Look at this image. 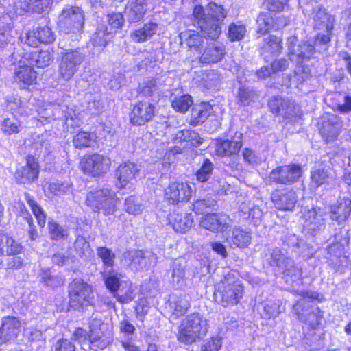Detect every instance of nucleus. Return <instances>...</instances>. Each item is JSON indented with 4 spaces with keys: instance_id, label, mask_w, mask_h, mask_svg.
<instances>
[{
    "instance_id": "423d86ee",
    "label": "nucleus",
    "mask_w": 351,
    "mask_h": 351,
    "mask_svg": "<svg viewBox=\"0 0 351 351\" xmlns=\"http://www.w3.org/2000/svg\"><path fill=\"white\" fill-rule=\"evenodd\" d=\"M84 12L80 7L64 8L59 17V25L65 33L79 32L84 25Z\"/></svg>"
},
{
    "instance_id": "0e129e2a",
    "label": "nucleus",
    "mask_w": 351,
    "mask_h": 351,
    "mask_svg": "<svg viewBox=\"0 0 351 351\" xmlns=\"http://www.w3.org/2000/svg\"><path fill=\"white\" fill-rule=\"evenodd\" d=\"M53 0H29L25 5L29 11L41 13L48 8Z\"/></svg>"
},
{
    "instance_id": "f704fd0d",
    "label": "nucleus",
    "mask_w": 351,
    "mask_h": 351,
    "mask_svg": "<svg viewBox=\"0 0 351 351\" xmlns=\"http://www.w3.org/2000/svg\"><path fill=\"white\" fill-rule=\"evenodd\" d=\"M28 64L36 66L38 68H44L50 65L54 60L53 50H40L29 55Z\"/></svg>"
},
{
    "instance_id": "c756f323",
    "label": "nucleus",
    "mask_w": 351,
    "mask_h": 351,
    "mask_svg": "<svg viewBox=\"0 0 351 351\" xmlns=\"http://www.w3.org/2000/svg\"><path fill=\"white\" fill-rule=\"evenodd\" d=\"M169 221L175 231L184 233L192 226L193 218L191 213L174 211L170 215Z\"/></svg>"
},
{
    "instance_id": "6ab92c4d",
    "label": "nucleus",
    "mask_w": 351,
    "mask_h": 351,
    "mask_svg": "<svg viewBox=\"0 0 351 351\" xmlns=\"http://www.w3.org/2000/svg\"><path fill=\"white\" fill-rule=\"evenodd\" d=\"M191 186L184 182H172L166 188L165 195L166 199L172 204L180 202H187L191 197Z\"/></svg>"
},
{
    "instance_id": "f257e3e1",
    "label": "nucleus",
    "mask_w": 351,
    "mask_h": 351,
    "mask_svg": "<svg viewBox=\"0 0 351 351\" xmlns=\"http://www.w3.org/2000/svg\"><path fill=\"white\" fill-rule=\"evenodd\" d=\"M193 16L197 27L205 38L217 39L221 33V23L227 16V11L214 2L207 5L206 9L202 5H195Z\"/></svg>"
},
{
    "instance_id": "5701e85b",
    "label": "nucleus",
    "mask_w": 351,
    "mask_h": 351,
    "mask_svg": "<svg viewBox=\"0 0 351 351\" xmlns=\"http://www.w3.org/2000/svg\"><path fill=\"white\" fill-rule=\"evenodd\" d=\"M242 145V134L237 132L231 140L217 141L215 152L219 156H230L238 154Z\"/></svg>"
},
{
    "instance_id": "412c9836",
    "label": "nucleus",
    "mask_w": 351,
    "mask_h": 351,
    "mask_svg": "<svg viewBox=\"0 0 351 351\" xmlns=\"http://www.w3.org/2000/svg\"><path fill=\"white\" fill-rule=\"evenodd\" d=\"M39 174V165L32 156H27L26 164L19 168L15 173V179L21 184H29L37 180Z\"/></svg>"
},
{
    "instance_id": "4c0bfd02",
    "label": "nucleus",
    "mask_w": 351,
    "mask_h": 351,
    "mask_svg": "<svg viewBox=\"0 0 351 351\" xmlns=\"http://www.w3.org/2000/svg\"><path fill=\"white\" fill-rule=\"evenodd\" d=\"M113 34V31H110L105 25L100 24L97 26L96 31L92 35L91 41L93 45L105 47L112 38Z\"/></svg>"
},
{
    "instance_id": "a18cd8bd",
    "label": "nucleus",
    "mask_w": 351,
    "mask_h": 351,
    "mask_svg": "<svg viewBox=\"0 0 351 351\" xmlns=\"http://www.w3.org/2000/svg\"><path fill=\"white\" fill-rule=\"evenodd\" d=\"M106 288L112 293H115L120 287V278L121 275L113 269L104 270L101 272Z\"/></svg>"
},
{
    "instance_id": "aec40b11",
    "label": "nucleus",
    "mask_w": 351,
    "mask_h": 351,
    "mask_svg": "<svg viewBox=\"0 0 351 351\" xmlns=\"http://www.w3.org/2000/svg\"><path fill=\"white\" fill-rule=\"evenodd\" d=\"M271 199L278 209L291 210L298 201V196L293 189H281L274 191Z\"/></svg>"
},
{
    "instance_id": "4be33fe9",
    "label": "nucleus",
    "mask_w": 351,
    "mask_h": 351,
    "mask_svg": "<svg viewBox=\"0 0 351 351\" xmlns=\"http://www.w3.org/2000/svg\"><path fill=\"white\" fill-rule=\"evenodd\" d=\"M139 171L140 166L134 162L128 161L122 163L115 171L114 175L117 179V186L120 189L124 188L136 179Z\"/></svg>"
},
{
    "instance_id": "8fccbe9b",
    "label": "nucleus",
    "mask_w": 351,
    "mask_h": 351,
    "mask_svg": "<svg viewBox=\"0 0 351 351\" xmlns=\"http://www.w3.org/2000/svg\"><path fill=\"white\" fill-rule=\"evenodd\" d=\"M97 255L101 258L104 270L108 268H112L114 265L116 255L112 250L106 247H98L97 248Z\"/></svg>"
},
{
    "instance_id": "a19ab883",
    "label": "nucleus",
    "mask_w": 351,
    "mask_h": 351,
    "mask_svg": "<svg viewBox=\"0 0 351 351\" xmlns=\"http://www.w3.org/2000/svg\"><path fill=\"white\" fill-rule=\"evenodd\" d=\"M170 305L173 310V314L177 316L184 315L190 307L188 297L185 295H172L169 299Z\"/></svg>"
},
{
    "instance_id": "680f3d73",
    "label": "nucleus",
    "mask_w": 351,
    "mask_h": 351,
    "mask_svg": "<svg viewBox=\"0 0 351 351\" xmlns=\"http://www.w3.org/2000/svg\"><path fill=\"white\" fill-rule=\"evenodd\" d=\"M75 256L68 252H58L51 257L52 263L60 267L73 264L75 262Z\"/></svg>"
},
{
    "instance_id": "13d9d810",
    "label": "nucleus",
    "mask_w": 351,
    "mask_h": 351,
    "mask_svg": "<svg viewBox=\"0 0 351 351\" xmlns=\"http://www.w3.org/2000/svg\"><path fill=\"white\" fill-rule=\"evenodd\" d=\"M257 98L256 92L250 87L242 86L239 89L237 99L243 106H247Z\"/></svg>"
},
{
    "instance_id": "20e7f679",
    "label": "nucleus",
    "mask_w": 351,
    "mask_h": 351,
    "mask_svg": "<svg viewBox=\"0 0 351 351\" xmlns=\"http://www.w3.org/2000/svg\"><path fill=\"white\" fill-rule=\"evenodd\" d=\"M118 200L112 190L103 189L88 193L86 204L94 212L101 211L104 215H108L116 211Z\"/></svg>"
},
{
    "instance_id": "1a4fd4ad",
    "label": "nucleus",
    "mask_w": 351,
    "mask_h": 351,
    "mask_svg": "<svg viewBox=\"0 0 351 351\" xmlns=\"http://www.w3.org/2000/svg\"><path fill=\"white\" fill-rule=\"evenodd\" d=\"M83 171L93 177L106 173L111 165L110 159L104 155L94 154L84 157L81 162Z\"/></svg>"
},
{
    "instance_id": "f3484780",
    "label": "nucleus",
    "mask_w": 351,
    "mask_h": 351,
    "mask_svg": "<svg viewBox=\"0 0 351 351\" xmlns=\"http://www.w3.org/2000/svg\"><path fill=\"white\" fill-rule=\"evenodd\" d=\"M232 220L223 213H210L204 215L200 221L201 227L215 232H223L231 225Z\"/></svg>"
},
{
    "instance_id": "c9c22d12",
    "label": "nucleus",
    "mask_w": 351,
    "mask_h": 351,
    "mask_svg": "<svg viewBox=\"0 0 351 351\" xmlns=\"http://www.w3.org/2000/svg\"><path fill=\"white\" fill-rule=\"evenodd\" d=\"M158 27V23L149 21L145 23L141 28L132 32L130 36L135 43H143L150 39L156 33Z\"/></svg>"
},
{
    "instance_id": "dca6fc26",
    "label": "nucleus",
    "mask_w": 351,
    "mask_h": 351,
    "mask_svg": "<svg viewBox=\"0 0 351 351\" xmlns=\"http://www.w3.org/2000/svg\"><path fill=\"white\" fill-rule=\"evenodd\" d=\"M304 226L311 234H315L324 228L326 212L318 207L312 206L311 208H304Z\"/></svg>"
},
{
    "instance_id": "6e6d98bb",
    "label": "nucleus",
    "mask_w": 351,
    "mask_h": 351,
    "mask_svg": "<svg viewBox=\"0 0 351 351\" xmlns=\"http://www.w3.org/2000/svg\"><path fill=\"white\" fill-rule=\"evenodd\" d=\"M213 171V164L212 162L205 158L203 160L199 169L196 172L197 180L202 182L208 181L211 177Z\"/></svg>"
},
{
    "instance_id": "2f4dec72",
    "label": "nucleus",
    "mask_w": 351,
    "mask_h": 351,
    "mask_svg": "<svg viewBox=\"0 0 351 351\" xmlns=\"http://www.w3.org/2000/svg\"><path fill=\"white\" fill-rule=\"evenodd\" d=\"M16 40L14 27L0 19V53L11 47Z\"/></svg>"
},
{
    "instance_id": "c03bdc74",
    "label": "nucleus",
    "mask_w": 351,
    "mask_h": 351,
    "mask_svg": "<svg viewBox=\"0 0 351 351\" xmlns=\"http://www.w3.org/2000/svg\"><path fill=\"white\" fill-rule=\"evenodd\" d=\"M138 93L145 97H154L159 94L158 82L154 79L147 78L139 84Z\"/></svg>"
},
{
    "instance_id": "6e6552de",
    "label": "nucleus",
    "mask_w": 351,
    "mask_h": 351,
    "mask_svg": "<svg viewBox=\"0 0 351 351\" xmlns=\"http://www.w3.org/2000/svg\"><path fill=\"white\" fill-rule=\"evenodd\" d=\"M297 37L290 36L288 38V56L291 61L295 62L300 64L311 59L315 52V48L313 45L306 42H301L299 44H297Z\"/></svg>"
},
{
    "instance_id": "9d476101",
    "label": "nucleus",
    "mask_w": 351,
    "mask_h": 351,
    "mask_svg": "<svg viewBox=\"0 0 351 351\" xmlns=\"http://www.w3.org/2000/svg\"><path fill=\"white\" fill-rule=\"evenodd\" d=\"M342 128L343 122L335 114H326L321 118L319 133L327 143L337 139Z\"/></svg>"
},
{
    "instance_id": "0eeeda50",
    "label": "nucleus",
    "mask_w": 351,
    "mask_h": 351,
    "mask_svg": "<svg viewBox=\"0 0 351 351\" xmlns=\"http://www.w3.org/2000/svg\"><path fill=\"white\" fill-rule=\"evenodd\" d=\"M84 59V55L79 50H72L64 53L58 64V76L65 82L69 81L78 71Z\"/></svg>"
},
{
    "instance_id": "473e14b6",
    "label": "nucleus",
    "mask_w": 351,
    "mask_h": 351,
    "mask_svg": "<svg viewBox=\"0 0 351 351\" xmlns=\"http://www.w3.org/2000/svg\"><path fill=\"white\" fill-rule=\"evenodd\" d=\"M22 250L20 243L8 234L0 233V256L16 255Z\"/></svg>"
},
{
    "instance_id": "ddd939ff",
    "label": "nucleus",
    "mask_w": 351,
    "mask_h": 351,
    "mask_svg": "<svg viewBox=\"0 0 351 351\" xmlns=\"http://www.w3.org/2000/svg\"><path fill=\"white\" fill-rule=\"evenodd\" d=\"M89 342L101 350L106 348L109 343L107 324L101 319L92 317L89 322Z\"/></svg>"
},
{
    "instance_id": "37998d69",
    "label": "nucleus",
    "mask_w": 351,
    "mask_h": 351,
    "mask_svg": "<svg viewBox=\"0 0 351 351\" xmlns=\"http://www.w3.org/2000/svg\"><path fill=\"white\" fill-rule=\"evenodd\" d=\"M171 100L173 108L182 113L186 112L193 103L191 96L188 94L179 95L173 93Z\"/></svg>"
},
{
    "instance_id": "09e8293b",
    "label": "nucleus",
    "mask_w": 351,
    "mask_h": 351,
    "mask_svg": "<svg viewBox=\"0 0 351 351\" xmlns=\"http://www.w3.org/2000/svg\"><path fill=\"white\" fill-rule=\"evenodd\" d=\"M251 237L249 232L240 229L234 228L232 232L230 243L236 247H242L247 246L250 243Z\"/></svg>"
},
{
    "instance_id": "79ce46f5",
    "label": "nucleus",
    "mask_w": 351,
    "mask_h": 351,
    "mask_svg": "<svg viewBox=\"0 0 351 351\" xmlns=\"http://www.w3.org/2000/svg\"><path fill=\"white\" fill-rule=\"evenodd\" d=\"M210 106L206 103L195 105L191 112L190 123L197 125L204 123L208 117Z\"/></svg>"
},
{
    "instance_id": "f03ea898",
    "label": "nucleus",
    "mask_w": 351,
    "mask_h": 351,
    "mask_svg": "<svg viewBox=\"0 0 351 351\" xmlns=\"http://www.w3.org/2000/svg\"><path fill=\"white\" fill-rule=\"evenodd\" d=\"M243 287L233 274L228 273L217 285L214 293L216 302L224 307L237 304L243 297Z\"/></svg>"
},
{
    "instance_id": "338daca9",
    "label": "nucleus",
    "mask_w": 351,
    "mask_h": 351,
    "mask_svg": "<svg viewBox=\"0 0 351 351\" xmlns=\"http://www.w3.org/2000/svg\"><path fill=\"white\" fill-rule=\"evenodd\" d=\"M216 202L212 198L197 199L193 204V210L197 214H203L215 206Z\"/></svg>"
},
{
    "instance_id": "39448f33",
    "label": "nucleus",
    "mask_w": 351,
    "mask_h": 351,
    "mask_svg": "<svg viewBox=\"0 0 351 351\" xmlns=\"http://www.w3.org/2000/svg\"><path fill=\"white\" fill-rule=\"evenodd\" d=\"M70 306L78 311L93 305L94 295L92 287L80 278H75L68 287Z\"/></svg>"
},
{
    "instance_id": "c85d7f7f",
    "label": "nucleus",
    "mask_w": 351,
    "mask_h": 351,
    "mask_svg": "<svg viewBox=\"0 0 351 351\" xmlns=\"http://www.w3.org/2000/svg\"><path fill=\"white\" fill-rule=\"evenodd\" d=\"M332 179V171L329 166L319 165L311 170V185L315 189L328 184Z\"/></svg>"
},
{
    "instance_id": "2eb2a0df",
    "label": "nucleus",
    "mask_w": 351,
    "mask_h": 351,
    "mask_svg": "<svg viewBox=\"0 0 351 351\" xmlns=\"http://www.w3.org/2000/svg\"><path fill=\"white\" fill-rule=\"evenodd\" d=\"M301 167L298 165L281 166L271 171L269 179L276 183L291 184L301 176Z\"/></svg>"
},
{
    "instance_id": "774afa93",
    "label": "nucleus",
    "mask_w": 351,
    "mask_h": 351,
    "mask_svg": "<svg viewBox=\"0 0 351 351\" xmlns=\"http://www.w3.org/2000/svg\"><path fill=\"white\" fill-rule=\"evenodd\" d=\"M108 23L110 26V31L114 33L117 29H121L124 24V17L121 12H112L107 15Z\"/></svg>"
},
{
    "instance_id": "7ed1b4c3",
    "label": "nucleus",
    "mask_w": 351,
    "mask_h": 351,
    "mask_svg": "<svg viewBox=\"0 0 351 351\" xmlns=\"http://www.w3.org/2000/svg\"><path fill=\"white\" fill-rule=\"evenodd\" d=\"M208 332V323L199 313L187 315L179 326L178 340L191 344L202 339Z\"/></svg>"
},
{
    "instance_id": "4468645a",
    "label": "nucleus",
    "mask_w": 351,
    "mask_h": 351,
    "mask_svg": "<svg viewBox=\"0 0 351 351\" xmlns=\"http://www.w3.org/2000/svg\"><path fill=\"white\" fill-rule=\"evenodd\" d=\"M302 298L293 306V311L298 319L302 321L312 311L315 305L311 304L314 300H321L319 294L316 291H297Z\"/></svg>"
},
{
    "instance_id": "72a5a7b5",
    "label": "nucleus",
    "mask_w": 351,
    "mask_h": 351,
    "mask_svg": "<svg viewBox=\"0 0 351 351\" xmlns=\"http://www.w3.org/2000/svg\"><path fill=\"white\" fill-rule=\"evenodd\" d=\"M15 80L24 84L29 85L36 80V73L32 65L26 64L25 62L20 61L19 66L15 69Z\"/></svg>"
},
{
    "instance_id": "de8ad7c7",
    "label": "nucleus",
    "mask_w": 351,
    "mask_h": 351,
    "mask_svg": "<svg viewBox=\"0 0 351 351\" xmlns=\"http://www.w3.org/2000/svg\"><path fill=\"white\" fill-rule=\"evenodd\" d=\"M175 142H189L193 146H198L202 143V138L199 134L189 129L179 130L175 136Z\"/></svg>"
},
{
    "instance_id": "4d7b16f0",
    "label": "nucleus",
    "mask_w": 351,
    "mask_h": 351,
    "mask_svg": "<svg viewBox=\"0 0 351 351\" xmlns=\"http://www.w3.org/2000/svg\"><path fill=\"white\" fill-rule=\"evenodd\" d=\"M25 198L27 201V204L29 205V206L32 208V210L35 215L36 218L37 219L38 223L40 227H44L45 225V215L44 214V212L41 207H40L37 203L34 200L32 197L30 195L29 193H25Z\"/></svg>"
},
{
    "instance_id": "9b49d317",
    "label": "nucleus",
    "mask_w": 351,
    "mask_h": 351,
    "mask_svg": "<svg viewBox=\"0 0 351 351\" xmlns=\"http://www.w3.org/2000/svg\"><path fill=\"white\" fill-rule=\"evenodd\" d=\"M55 38L54 33L47 26L33 29L20 37L22 43L34 47H38L40 43H51Z\"/></svg>"
},
{
    "instance_id": "a211bd4d",
    "label": "nucleus",
    "mask_w": 351,
    "mask_h": 351,
    "mask_svg": "<svg viewBox=\"0 0 351 351\" xmlns=\"http://www.w3.org/2000/svg\"><path fill=\"white\" fill-rule=\"evenodd\" d=\"M311 19L313 20L312 24L315 29L330 32L334 28L335 16L322 5H317L313 7Z\"/></svg>"
},
{
    "instance_id": "e2e57ef3",
    "label": "nucleus",
    "mask_w": 351,
    "mask_h": 351,
    "mask_svg": "<svg viewBox=\"0 0 351 351\" xmlns=\"http://www.w3.org/2000/svg\"><path fill=\"white\" fill-rule=\"evenodd\" d=\"M246 33V27L241 24L232 23L228 27V38L231 41L241 40Z\"/></svg>"
},
{
    "instance_id": "49530a36",
    "label": "nucleus",
    "mask_w": 351,
    "mask_h": 351,
    "mask_svg": "<svg viewBox=\"0 0 351 351\" xmlns=\"http://www.w3.org/2000/svg\"><path fill=\"white\" fill-rule=\"evenodd\" d=\"M147 12V10L143 9L141 6H136L130 2L125 5L124 11L126 19L130 23L141 21Z\"/></svg>"
},
{
    "instance_id": "e433bc0d",
    "label": "nucleus",
    "mask_w": 351,
    "mask_h": 351,
    "mask_svg": "<svg viewBox=\"0 0 351 351\" xmlns=\"http://www.w3.org/2000/svg\"><path fill=\"white\" fill-rule=\"evenodd\" d=\"M158 256L152 252L138 250L134 252L133 262L141 268L154 267L158 263Z\"/></svg>"
},
{
    "instance_id": "69168bd1",
    "label": "nucleus",
    "mask_w": 351,
    "mask_h": 351,
    "mask_svg": "<svg viewBox=\"0 0 351 351\" xmlns=\"http://www.w3.org/2000/svg\"><path fill=\"white\" fill-rule=\"evenodd\" d=\"M48 228L52 239L60 240L68 236L67 230L55 221H49Z\"/></svg>"
},
{
    "instance_id": "58836bf2",
    "label": "nucleus",
    "mask_w": 351,
    "mask_h": 351,
    "mask_svg": "<svg viewBox=\"0 0 351 351\" xmlns=\"http://www.w3.org/2000/svg\"><path fill=\"white\" fill-rule=\"evenodd\" d=\"M171 282L174 286H182L184 282L186 263L182 259L175 260L172 264Z\"/></svg>"
},
{
    "instance_id": "bb28decb",
    "label": "nucleus",
    "mask_w": 351,
    "mask_h": 351,
    "mask_svg": "<svg viewBox=\"0 0 351 351\" xmlns=\"http://www.w3.org/2000/svg\"><path fill=\"white\" fill-rule=\"evenodd\" d=\"M282 50V39L270 35L263 39V43L261 47V54L266 62H269L274 57L279 56Z\"/></svg>"
},
{
    "instance_id": "7c9ffc66",
    "label": "nucleus",
    "mask_w": 351,
    "mask_h": 351,
    "mask_svg": "<svg viewBox=\"0 0 351 351\" xmlns=\"http://www.w3.org/2000/svg\"><path fill=\"white\" fill-rule=\"evenodd\" d=\"M351 214V199L339 198L335 205L331 207V219L339 223L345 221Z\"/></svg>"
},
{
    "instance_id": "b1692460",
    "label": "nucleus",
    "mask_w": 351,
    "mask_h": 351,
    "mask_svg": "<svg viewBox=\"0 0 351 351\" xmlns=\"http://www.w3.org/2000/svg\"><path fill=\"white\" fill-rule=\"evenodd\" d=\"M256 23L257 34L262 35L268 33L272 29H278L285 26L287 22L286 18L283 16L276 18L274 22L270 13L261 12L257 17Z\"/></svg>"
},
{
    "instance_id": "ea45409f",
    "label": "nucleus",
    "mask_w": 351,
    "mask_h": 351,
    "mask_svg": "<svg viewBox=\"0 0 351 351\" xmlns=\"http://www.w3.org/2000/svg\"><path fill=\"white\" fill-rule=\"evenodd\" d=\"M202 37H205L202 34L199 35L198 32L191 29L180 34L182 43H185L189 48L195 50H198L202 45L204 41Z\"/></svg>"
},
{
    "instance_id": "f8f14e48",
    "label": "nucleus",
    "mask_w": 351,
    "mask_h": 351,
    "mask_svg": "<svg viewBox=\"0 0 351 351\" xmlns=\"http://www.w3.org/2000/svg\"><path fill=\"white\" fill-rule=\"evenodd\" d=\"M156 106L149 101H141L134 105L130 114V119L134 125H143L152 120Z\"/></svg>"
},
{
    "instance_id": "052dcab7",
    "label": "nucleus",
    "mask_w": 351,
    "mask_h": 351,
    "mask_svg": "<svg viewBox=\"0 0 351 351\" xmlns=\"http://www.w3.org/2000/svg\"><path fill=\"white\" fill-rule=\"evenodd\" d=\"M40 280L45 286L52 288L60 287L64 284V279L59 276H53L49 271H44L40 274Z\"/></svg>"
},
{
    "instance_id": "5fc2aeb1",
    "label": "nucleus",
    "mask_w": 351,
    "mask_h": 351,
    "mask_svg": "<svg viewBox=\"0 0 351 351\" xmlns=\"http://www.w3.org/2000/svg\"><path fill=\"white\" fill-rule=\"evenodd\" d=\"M23 265V260L20 256L9 255L3 258L0 261V269L17 270Z\"/></svg>"
},
{
    "instance_id": "3c124183",
    "label": "nucleus",
    "mask_w": 351,
    "mask_h": 351,
    "mask_svg": "<svg viewBox=\"0 0 351 351\" xmlns=\"http://www.w3.org/2000/svg\"><path fill=\"white\" fill-rule=\"evenodd\" d=\"M73 143L77 149L90 147L95 143V135L88 132L81 131L73 136Z\"/></svg>"
},
{
    "instance_id": "603ef678",
    "label": "nucleus",
    "mask_w": 351,
    "mask_h": 351,
    "mask_svg": "<svg viewBox=\"0 0 351 351\" xmlns=\"http://www.w3.org/2000/svg\"><path fill=\"white\" fill-rule=\"evenodd\" d=\"M21 128V122L14 117L4 119L1 124V130L5 135L17 134Z\"/></svg>"
},
{
    "instance_id": "864d4df0",
    "label": "nucleus",
    "mask_w": 351,
    "mask_h": 351,
    "mask_svg": "<svg viewBox=\"0 0 351 351\" xmlns=\"http://www.w3.org/2000/svg\"><path fill=\"white\" fill-rule=\"evenodd\" d=\"M74 249L76 254L82 258H88L92 250L89 243L82 236H77L74 242Z\"/></svg>"
},
{
    "instance_id": "393cba45",
    "label": "nucleus",
    "mask_w": 351,
    "mask_h": 351,
    "mask_svg": "<svg viewBox=\"0 0 351 351\" xmlns=\"http://www.w3.org/2000/svg\"><path fill=\"white\" fill-rule=\"evenodd\" d=\"M271 112L278 115L289 118L294 114L295 104L289 99L273 97L268 101Z\"/></svg>"
},
{
    "instance_id": "cd10ccee",
    "label": "nucleus",
    "mask_w": 351,
    "mask_h": 351,
    "mask_svg": "<svg viewBox=\"0 0 351 351\" xmlns=\"http://www.w3.org/2000/svg\"><path fill=\"white\" fill-rule=\"evenodd\" d=\"M225 55V47L217 43H211L205 48L199 58L202 63H217L222 60Z\"/></svg>"
},
{
    "instance_id": "bf43d9fd",
    "label": "nucleus",
    "mask_w": 351,
    "mask_h": 351,
    "mask_svg": "<svg viewBox=\"0 0 351 351\" xmlns=\"http://www.w3.org/2000/svg\"><path fill=\"white\" fill-rule=\"evenodd\" d=\"M125 204L126 211L134 215L140 214L144 208L141 199L134 195L126 198Z\"/></svg>"
},
{
    "instance_id": "a878e982",
    "label": "nucleus",
    "mask_w": 351,
    "mask_h": 351,
    "mask_svg": "<svg viewBox=\"0 0 351 351\" xmlns=\"http://www.w3.org/2000/svg\"><path fill=\"white\" fill-rule=\"evenodd\" d=\"M21 326L20 320L13 316H6L2 318L0 327V341L7 342L16 338Z\"/></svg>"
}]
</instances>
